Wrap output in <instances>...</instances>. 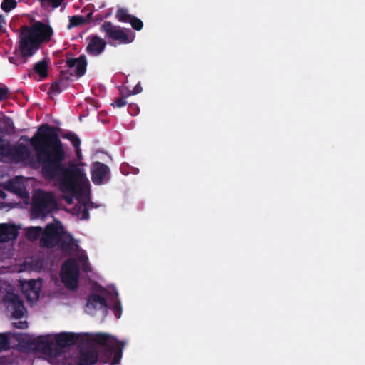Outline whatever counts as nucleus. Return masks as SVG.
<instances>
[{
  "instance_id": "nucleus-1",
  "label": "nucleus",
  "mask_w": 365,
  "mask_h": 365,
  "mask_svg": "<svg viewBox=\"0 0 365 365\" xmlns=\"http://www.w3.org/2000/svg\"><path fill=\"white\" fill-rule=\"evenodd\" d=\"M20 140L30 142L41 164L43 175L48 179L58 178L62 192L72 195L81 192L84 182H88L86 173L77 164L71 163L66 166L63 163L66 153L57 128L42 124L31 138L22 135Z\"/></svg>"
},
{
  "instance_id": "nucleus-2",
  "label": "nucleus",
  "mask_w": 365,
  "mask_h": 365,
  "mask_svg": "<svg viewBox=\"0 0 365 365\" xmlns=\"http://www.w3.org/2000/svg\"><path fill=\"white\" fill-rule=\"evenodd\" d=\"M94 342L103 346L101 361L107 363L113 358L112 363L118 364L123 355V349L125 345V342L118 341L116 338L104 333H99L95 335Z\"/></svg>"
},
{
  "instance_id": "nucleus-3",
  "label": "nucleus",
  "mask_w": 365,
  "mask_h": 365,
  "mask_svg": "<svg viewBox=\"0 0 365 365\" xmlns=\"http://www.w3.org/2000/svg\"><path fill=\"white\" fill-rule=\"evenodd\" d=\"M56 206L57 202L53 192L38 189L32 196L31 215L34 217H43L56 209Z\"/></svg>"
},
{
  "instance_id": "nucleus-4",
  "label": "nucleus",
  "mask_w": 365,
  "mask_h": 365,
  "mask_svg": "<svg viewBox=\"0 0 365 365\" xmlns=\"http://www.w3.org/2000/svg\"><path fill=\"white\" fill-rule=\"evenodd\" d=\"M101 32L106 34L105 38L114 42H109L112 46L118 44H128L133 41L135 35L129 29H125L114 25L110 21H105L100 28Z\"/></svg>"
},
{
  "instance_id": "nucleus-5",
  "label": "nucleus",
  "mask_w": 365,
  "mask_h": 365,
  "mask_svg": "<svg viewBox=\"0 0 365 365\" xmlns=\"http://www.w3.org/2000/svg\"><path fill=\"white\" fill-rule=\"evenodd\" d=\"M79 269L76 261L70 258L62 265L61 279L66 288L74 290L78 287Z\"/></svg>"
},
{
  "instance_id": "nucleus-6",
  "label": "nucleus",
  "mask_w": 365,
  "mask_h": 365,
  "mask_svg": "<svg viewBox=\"0 0 365 365\" xmlns=\"http://www.w3.org/2000/svg\"><path fill=\"white\" fill-rule=\"evenodd\" d=\"M19 38V48L21 56L25 59L34 56L41 47L38 41L25 28V26L21 27Z\"/></svg>"
},
{
  "instance_id": "nucleus-7",
  "label": "nucleus",
  "mask_w": 365,
  "mask_h": 365,
  "mask_svg": "<svg viewBox=\"0 0 365 365\" xmlns=\"http://www.w3.org/2000/svg\"><path fill=\"white\" fill-rule=\"evenodd\" d=\"M61 229L62 225L59 221L48 224L43 231L40 245L50 249L58 245L61 240Z\"/></svg>"
},
{
  "instance_id": "nucleus-8",
  "label": "nucleus",
  "mask_w": 365,
  "mask_h": 365,
  "mask_svg": "<svg viewBox=\"0 0 365 365\" xmlns=\"http://www.w3.org/2000/svg\"><path fill=\"white\" fill-rule=\"evenodd\" d=\"M25 28L38 41L41 45L49 42L53 34L52 27L41 21H36L31 26H25Z\"/></svg>"
},
{
  "instance_id": "nucleus-9",
  "label": "nucleus",
  "mask_w": 365,
  "mask_h": 365,
  "mask_svg": "<svg viewBox=\"0 0 365 365\" xmlns=\"http://www.w3.org/2000/svg\"><path fill=\"white\" fill-rule=\"evenodd\" d=\"M4 302L7 309L12 311L11 314L14 319H21L24 317L26 308L23 300L17 294L8 292L4 297Z\"/></svg>"
},
{
  "instance_id": "nucleus-10",
  "label": "nucleus",
  "mask_w": 365,
  "mask_h": 365,
  "mask_svg": "<svg viewBox=\"0 0 365 365\" xmlns=\"http://www.w3.org/2000/svg\"><path fill=\"white\" fill-rule=\"evenodd\" d=\"M91 180L96 185L106 183L110 178L109 167L103 163L96 161L91 165Z\"/></svg>"
},
{
  "instance_id": "nucleus-11",
  "label": "nucleus",
  "mask_w": 365,
  "mask_h": 365,
  "mask_svg": "<svg viewBox=\"0 0 365 365\" xmlns=\"http://www.w3.org/2000/svg\"><path fill=\"white\" fill-rule=\"evenodd\" d=\"M86 41L88 45L86 46V52L88 55L98 56L101 54L106 48V42L96 35H91L87 37Z\"/></svg>"
},
{
  "instance_id": "nucleus-12",
  "label": "nucleus",
  "mask_w": 365,
  "mask_h": 365,
  "mask_svg": "<svg viewBox=\"0 0 365 365\" xmlns=\"http://www.w3.org/2000/svg\"><path fill=\"white\" fill-rule=\"evenodd\" d=\"M66 64L69 68H74L73 71L78 77L83 76L86 71L87 61L84 55L78 58H67Z\"/></svg>"
},
{
  "instance_id": "nucleus-13",
  "label": "nucleus",
  "mask_w": 365,
  "mask_h": 365,
  "mask_svg": "<svg viewBox=\"0 0 365 365\" xmlns=\"http://www.w3.org/2000/svg\"><path fill=\"white\" fill-rule=\"evenodd\" d=\"M27 336H28L26 335V337L23 338L21 341L29 345L31 349L41 351H46L51 349V342L47 336H41L36 339H29L26 340Z\"/></svg>"
},
{
  "instance_id": "nucleus-14",
  "label": "nucleus",
  "mask_w": 365,
  "mask_h": 365,
  "mask_svg": "<svg viewBox=\"0 0 365 365\" xmlns=\"http://www.w3.org/2000/svg\"><path fill=\"white\" fill-rule=\"evenodd\" d=\"M31 151L29 147L24 144H19L14 148L9 147L7 156L12 158L17 162L24 161L30 157Z\"/></svg>"
},
{
  "instance_id": "nucleus-15",
  "label": "nucleus",
  "mask_w": 365,
  "mask_h": 365,
  "mask_svg": "<svg viewBox=\"0 0 365 365\" xmlns=\"http://www.w3.org/2000/svg\"><path fill=\"white\" fill-rule=\"evenodd\" d=\"M19 231L14 225L0 224V242H6L17 237Z\"/></svg>"
},
{
  "instance_id": "nucleus-16",
  "label": "nucleus",
  "mask_w": 365,
  "mask_h": 365,
  "mask_svg": "<svg viewBox=\"0 0 365 365\" xmlns=\"http://www.w3.org/2000/svg\"><path fill=\"white\" fill-rule=\"evenodd\" d=\"M50 63L49 58H43L40 61L36 62L29 75L30 77L35 73L39 76V81H43L48 77V66Z\"/></svg>"
},
{
  "instance_id": "nucleus-17",
  "label": "nucleus",
  "mask_w": 365,
  "mask_h": 365,
  "mask_svg": "<svg viewBox=\"0 0 365 365\" xmlns=\"http://www.w3.org/2000/svg\"><path fill=\"white\" fill-rule=\"evenodd\" d=\"M79 335L74 333H60L56 336V342L58 346L66 347L78 342Z\"/></svg>"
},
{
  "instance_id": "nucleus-18",
  "label": "nucleus",
  "mask_w": 365,
  "mask_h": 365,
  "mask_svg": "<svg viewBox=\"0 0 365 365\" xmlns=\"http://www.w3.org/2000/svg\"><path fill=\"white\" fill-rule=\"evenodd\" d=\"M98 360V352L95 350L88 349L80 353L77 365H94Z\"/></svg>"
},
{
  "instance_id": "nucleus-19",
  "label": "nucleus",
  "mask_w": 365,
  "mask_h": 365,
  "mask_svg": "<svg viewBox=\"0 0 365 365\" xmlns=\"http://www.w3.org/2000/svg\"><path fill=\"white\" fill-rule=\"evenodd\" d=\"M86 307L88 308L92 307L94 309H100L107 308L108 305L105 297L98 294L93 293L88 296Z\"/></svg>"
},
{
  "instance_id": "nucleus-20",
  "label": "nucleus",
  "mask_w": 365,
  "mask_h": 365,
  "mask_svg": "<svg viewBox=\"0 0 365 365\" xmlns=\"http://www.w3.org/2000/svg\"><path fill=\"white\" fill-rule=\"evenodd\" d=\"M65 75L61 72L59 78L51 83L49 93H60L68 88L69 77Z\"/></svg>"
},
{
  "instance_id": "nucleus-21",
  "label": "nucleus",
  "mask_w": 365,
  "mask_h": 365,
  "mask_svg": "<svg viewBox=\"0 0 365 365\" xmlns=\"http://www.w3.org/2000/svg\"><path fill=\"white\" fill-rule=\"evenodd\" d=\"M73 237L71 235L68 234L63 235L61 234V240L58 245H59L62 250L68 251L71 250L73 245Z\"/></svg>"
},
{
  "instance_id": "nucleus-22",
  "label": "nucleus",
  "mask_w": 365,
  "mask_h": 365,
  "mask_svg": "<svg viewBox=\"0 0 365 365\" xmlns=\"http://www.w3.org/2000/svg\"><path fill=\"white\" fill-rule=\"evenodd\" d=\"M114 301L112 303V310L117 319H119L122 315V306L120 299H118V292H115L113 294Z\"/></svg>"
},
{
  "instance_id": "nucleus-23",
  "label": "nucleus",
  "mask_w": 365,
  "mask_h": 365,
  "mask_svg": "<svg viewBox=\"0 0 365 365\" xmlns=\"http://www.w3.org/2000/svg\"><path fill=\"white\" fill-rule=\"evenodd\" d=\"M86 24L84 16L80 15H75L70 17L69 24L68 25V29H71L73 27H78L81 25Z\"/></svg>"
},
{
  "instance_id": "nucleus-24",
  "label": "nucleus",
  "mask_w": 365,
  "mask_h": 365,
  "mask_svg": "<svg viewBox=\"0 0 365 365\" xmlns=\"http://www.w3.org/2000/svg\"><path fill=\"white\" fill-rule=\"evenodd\" d=\"M115 16L119 21L125 23L129 22L133 17V16L129 14L128 11L123 8H120L117 10Z\"/></svg>"
},
{
  "instance_id": "nucleus-25",
  "label": "nucleus",
  "mask_w": 365,
  "mask_h": 365,
  "mask_svg": "<svg viewBox=\"0 0 365 365\" xmlns=\"http://www.w3.org/2000/svg\"><path fill=\"white\" fill-rule=\"evenodd\" d=\"M83 13H86V16H84L86 24H89L93 22V12H94V6L92 4H89L86 6L81 11Z\"/></svg>"
},
{
  "instance_id": "nucleus-26",
  "label": "nucleus",
  "mask_w": 365,
  "mask_h": 365,
  "mask_svg": "<svg viewBox=\"0 0 365 365\" xmlns=\"http://www.w3.org/2000/svg\"><path fill=\"white\" fill-rule=\"evenodd\" d=\"M63 138L68 139L75 149H78L81 145L80 138L73 133H68L63 135Z\"/></svg>"
},
{
  "instance_id": "nucleus-27",
  "label": "nucleus",
  "mask_w": 365,
  "mask_h": 365,
  "mask_svg": "<svg viewBox=\"0 0 365 365\" xmlns=\"http://www.w3.org/2000/svg\"><path fill=\"white\" fill-rule=\"evenodd\" d=\"M41 6L44 9H48L49 7L58 8L59 7L63 0H39Z\"/></svg>"
},
{
  "instance_id": "nucleus-28",
  "label": "nucleus",
  "mask_w": 365,
  "mask_h": 365,
  "mask_svg": "<svg viewBox=\"0 0 365 365\" xmlns=\"http://www.w3.org/2000/svg\"><path fill=\"white\" fill-rule=\"evenodd\" d=\"M17 5L16 0H3L1 4V8L5 12H9L11 9H14Z\"/></svg>"
},
{
  "instance_id": "nucleus-29",
  "label": "nucleus",
  "mask_w": 365,
  "mask_h": 365,
  "mask_svg": "<svg viewBox=\"0 0 365 365\" xmlns=\"http://www.w3.org/2000/svg\"><path fill=\"white\" fill-rule=\"evenodd\" d=\"M9 142L0 138V156H7L9 151Z\"/></svg>"
},
{
  "instance_id": "nucleus-30",
  "label": "nucleus",
  "mask_w": 365,
  "mask_h": 365,
  "mask_svg": "<svg viewBox=\"0 0 365 365\" xmlns=\"http://www.w3.org/2000/svg\"><path fill=\"white\" fill-rule=\"evenodd\" d=\"M10 348V341L6 334H0V351Z\"/></svg>"
},
{
  "instance_id": "nucleus-31",
  "label": "nucleus",
  "mask_w": 365,
  "mask_h": 365,
  "mask_svg": "<svg viewBox=\"0 0 365 365\" xmlns=\"http://www.w3.org/2000/svg\"><path fill=\"white\" fill-rule=\"evenodd\" d=\"M78 215L81 220H88L89 218L88 209L85 203L79 206Z\"/></svg>"
},
{
  "instance_id": "nucleus-32",
  "label": "nucleus",
  "mask_w": 365,
  "mask_h": 365,
  "mask_svg": "<svg viewBox=\"0 0 365 365\" xmlns=\"http://www.w3.org/2000/svg\"><path fill=\"white\" fill-rule=\"evenodd\" d=\"M129 23L131 24L133 29L136 31H140L143 29V21L140 19H138L135 16H133V17L130 20Z\"/></svg>"
},
{
  "instance_id": "nucleus-33",
  "label": "nucleus",
  "mask_w": 365,
  "mask_h": 365,
  "mask_svg": "<svg viewBox=\"0 0 365 365\" xmlns=\"http://www.w3.org/2000/svg\"><path fill=\"white\" fill-rule=\"evenodd\" d=\"M42 233L43 230L41 227H31L28 230V234L34 239L38 237L41 235H42Z\"/></svg>"
},
{
  "instance_id": "nucleus-34",
  "label": "nucleus",
  "mask_w": 365,
  "mask_h": 365,
  "mask_svg": "<svg viewBox=\"0 0 365 365\" xmlns=\"http://www.w3.org/2000/svg\"><path fill=\"white\" fill-rule=\"evenodd\" d=\"M6 189L13 191L15 193H20V184L18 182L9 181L6 185Z\"/></svg>"
},
{
  "instance_id": "nucleus-35",
  "label": "nucleus",
  "mask_w": 365,
  "mask_h": 365,
  "mask_svg": "<svg viewBox=\"0 0 365 365\" xmlns=\"http://www.w3.org/2000/svg\"><path fill=\"white\" fill-rule=\"evenodd\" d=\"M127 104V101L125 97H119L116 98L111 105L113 107L122 108Z\"/></svg>"
},
{
  "instance_id": "nucleus-36",
  "label": "nucleus",
  "mask_w": 365,
  "mask_h": 365,
  "mask_svg": "<svg viewBox=\"0 0 365 365\" xmlns=\"http://www.w3.org/2000/svg\"><path fill=\"white\" fill-rule=\"evenodd\" d=\"M139 107L135 103H130L128 105V111L131 115H137L139 113Z\"/></svg>"
},
{
  "instance_id": "nucleus-37",
  "label": "nucleus",
  "mask_w": 365,
  "mask_h": 365,
  "mask_svg": "<svg viewBox=\"0 0 365 365\" xmlns=\"http://www.w3.org/2000/svg\"><path fill=\"white\" fill-rule=\"evenodd\" d=\"M9 96V89L6 86L0 87V101L6 100Z\"/></svg>"
},
{
  "instance_id": "nucleus-38",
  "label": "nucleus",
  "mask_w": 365,
  "mask_h": 365,
  "mask_svg": "<svg viewBox=\"0 0 365 365\" xmlns=\"http://www.w3.org/2000/svg\"><path fill=\"white\" fill-rule=\"evenodd\" d=\"M2 123L6 128H14V123L11 118L4 116Z\"/></svg>"
},
{
  "instance_id": "nucleus-39",
  "label": "nucleus",
  "mask_w": 365,
  "mask_h": 365,
  "mask_svg": "<svg viewBox=\"0 0 365 365\" xmlns=\"http://www.w3.org/2000/svg\"><path fill=\"white\" fill-rule=\"evenodd\" d=\"M6 25V21L5 20L4 16L2 14H0V33L6 32V29H5Z\"/></svg>"
},
{
  "instance_id": "nucleus-40",
  "label": "nucleus",
  "mask_w": 365,
  "mask_h": 365,
  "mask_svg": "<svg viewBox=\"0 0 365 365\" xmlns=\"http://www.w3.org/2000/svg\"><path fill=\"white\" fill-rule=\"evenodd\" d=\"M143 91L142 87L140 86V83L137 84L133 89V91H130L128 95H135L138 93H141Z\"/></svg>"
},
{
  "instance_id": "nucleus-41",
  "label": "nucleus",
  "mask_w": 365,
  "mask_h": 365,
  "mask_svg": "<svg viewBox=\"0 0 365 365\" xmlns=\"http://www.w3.org/2000/svg\"><path fill=\"white\" fill-rule=\"evenodd\" d=\"M107 17H108V15L103 16L101 14H96L93 16V22L96 24H98L99 22L102 21L105 18H107Z\"/></svg>"
},
{
  "instance_id": "nucleus-42",
  "label": "nucleus",
  "mask_w": 365,
  "mask_h": 365,
  "mask_svg": "<svg viewBox=\"0 0 365 365\" xmlns=\"http://www.w3.org/2000/svg\"><path fill=\"white\" fill-rule=\"evenodd\" d=\"M14 327L18 329H25L28 327V323L26 321H21L17 323H14Z\"/></svg>"
},
{
  "instance_id": "nucleus-43",
  "label": "nucleus",
  "mask_w": 365,
  "mask_h": 365,
  "mask_svg": "<svg viewBox=\"0 0 365 365\" xmlns=\"http://www.w3.org/2000/svg\"><path fill=\"white\" fill-rule=\"evenodd\" d=\"M76 154L77 156L78 160H81L82 159V154H81V150L80 148L78 149H75Z\"/></svg>"
},
{
  "instance_id": "nucleus-44",
  "label": "nucleus",
  "mask_w": 365,
  "mask_h": 365,
  "mask_svg": "<svg viewBox=\"0 0 365 365\" xmlns=\"http://www.w3.org/2000/svg\"><path fill=\"white\" fill-rule=\"evenodd\" d=\"M36 284V282L34 279H31L29 282V287L31 289H34L35 288Z\"/></svg>"
},
{
  "instance_id": "nucleus-45",
  "label": "nucleus",
  "mask_w": 365,
  "mask_h": 365,
  "mask_svg": "<svg viewBox=\"0 0 365 365\" xmlns=\"http://www.w3.org/2000/svg\"><path fill=\"white\" fill-rule=\"evenodd\" d=\"M0 197L4 199L6 197V194L4 191L0 190Z\"/></svg>"
},
{
  "instance_id": "nucleus-46",
  "label": "nucleus",
  "mask_w": 365,
  "mask_h": 365,
  "mask_svg": "<svg viewBox=\"0 0 365 365\" xmlns=\"http://www.w3.org/2000/svg\"><path fill=\"white\" fill-rule=\"evenodd\" d=\"M66 202L68 203V204H71L72 202V200L71 198L70 197H67L66 199Z\"/></svg>"
},
{
  "instance_id": "nucleus-47",
  "label": "nucleus",
  "mask_w": 365,
  "mask_h": 365,
  "mask_svg": "<svg viewBox=\"0 0 365 365\" xmlns=\"http://www.w3.org/2000/svg\"><path fill=\"white\" fill-rule=\"evenodd\" d=\"M12 59H13V58H9V61H10L11 63H13Z\"/></svg>"
},
{
  "instance_id": "nucleus-48",
  "label": "nucleus",
  "mask_w": 365,
  "mask_h": 365,
  "mask_svg": "<svg viewBox=\"0 0 365 365\" xmlns=\"http://www.w3.org/2000/svg\"><path fill=\"white\" fill-rule=\"evenodd\" d=\"M110 365H115V364H114L111 363Z\"/></svg>"
}]
</instances>
